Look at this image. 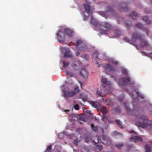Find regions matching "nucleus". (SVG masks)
<instances>
[{"instance_id": "obj_31", "label": "nucleus", "mask_w": 152, "mask_h": 152, "mask_svg": "<svg viewBox=\"0 0 152 152\" xmlns=\"http://www.w3.org/2000/svg\"><path fill=\"white\" fill-rule=\"evenodd\" d=\"M84 115H77V119L79 120L82 121H85L86 119L84 117Z\"/></svg>"}, {"instance_id": "obj_57", "label": "nucleus", "mask_w": 152, "mask_h": 152, "mask_svg": "<svg viewBox=\"0 0 152 152\" xmlns=\"http://www.w3.org/2000/svg\"><path fill=\"white\" fill-rule=\"evenodd\" d=\"M106 102V103L107 105H109V103H110V100H105Z\"/></svg>"}, {"instance_id": "obj_7", "label": "nucleus", "mask_w": 152, "mask_h": 152, "mask_svg": "<svg viewBox=\"0 0 152 152\" xmlns=\"http://www.w3.org/2000/svg\"><path fill=\"white\" fill-rule=\"evenodd\" d=\"M100 141L103 144L107 145L110 144V140L108 137L104 136H100Z\"/></svg>"}, {"instance_id": "obj_44", "label": "nucleus", "mask_w": 152, "mask_h": 152, "mask_svg": "<svg viewBox=\"0 0 152 152\" xmlns=\"http://www.w3.org/2000/svg\"><path fill=\"white\" fill-rule=\"evenodd\" d=\"M74 92L76 93H78L79 91V87H76L75 88H74Z\"/></svg>"}, {"instance_id": "obj_18", "label": "nucleus", "mask_w": 152, "mask_h": 152, "mask_svg": "<svg viewBox=\"0 0 152 152\" xmlns=\"http://www.w3.org/2000/svg\"><path fill=\"white\" fill-rule=\"evenodd\" d=\"M106 88V87H103L101 88V87H100V90L98 89L97 90V94L100 96H101L103 93V91L104 92V93H107V92H106L104 91V90Z\"/></svg>"}, {"instance_id": "obj_1", "label": "nucleus", "mask_w": 152, "mask_h": 152, "mask_svg": "<svg viewBox=\"0 0 152 152\" xmlns=\"http://www.w3.org/2000/svg\"><path fill=\"white\" fill-rule=\"evenodd\" d=\"M139 121L135 123L136 125L138 127L144 128L149 126L151 127V121L147 119L145 115L140 116L139 118Z\"/></svg>"}, {"instance_id": "obj_47", "label": "nucleus", "mask_w": 152, "mask_h": 152, "mask_svg": "<svg viewBox=\"0 0 152 152\" xmlns=\"http://www.w3.org/2000/svg\"><path fill=\"white\" fill-rule=\"evenodd\" d=\"M91 1H88V0H86V1L89 4H91L92 3H94V0H91Z\"/></svg>"}, {"instance_id": "obj_52", "label": "nucleus", "mask_w": 152, "mask_h": 152, "mask_svg": "<svg viewBox=\"0 0 152 152\" xmlns=\"http://www.w3.org/2000/svg\"><path fill=\"white\" fill-rule=\"evenodd\" d=\"M51 152H60V150L58 149L55 150H51Z\"/></svg>"}, {"instance_id": "obj_37", "label": "nucleus", "mask_w": 152, "mask_h": 152, "mask_svg": "<svg viewBox=\"0 0 152 152\" xmlns=\"http://www.w3.org/2000/svg\"><path fill=\"white\" fill-rule=\"evenodd\" d=\"M101 81L104 84H107V80L106 78L102 77V78Z\"/></svg>"}, {"instance_id": "obj_34", "label": "nucleus", "mask_w": 152, "mask_h": 152, "mask_svg": "<svg viewBox=\"0 0 152 152\" xmlns=\"http://www.w3.org/2000/svg\"><path fill=\"white\" fill-rule=\"evenodd\" d=\"M145 148L146 150V152H150L151 151V146L148 144H146L145 145Z\"/></svg>"}, {"instance_id": "obj_2", "label": "nucleus", "mask_w": 152, "mask_h": 152, "mask_svg": "<svg viewBox=\"0 0 152 152\" xmlns=\"http://www.w3.org/2000/svg\"><path fill=\"white\" fill-rule=\"evenodd\" d=\"M105 11H99L98 13L102 16L105 17L108 14H111L114 17L116 18L118 16L117 13L115 11V10L110 6H107L105 8Z\"/></svg>"}, {"instance_id": "obj_51", "label": "nucleus", "mask_w": 152, "mask_h": 152, "mask_svg": "<svg viewBox=\"0 0 152 152\" xmlns=\"http://www.w3.org/2000/svg\"><path fill=\"white\" fill-rule=\"evenodd\" d=\"M112 63L115 64L117 65L118 64V61L113 60L112 61Z\"/></svg>"}, {"instance_id": "obj_23", "label": "nucleus", "mask_w": 152, "mask_h": 152, "mask_svg": "<svg viewBox=\"0 0 152 152\" xmlns=\"http://www.w3.org/2000/svg\"><path fill=\"white\" fill-rule=\"evenodd\" d=\"M100 141V140L99 139V136L96 135L93 138L92 142L94 143V144L95 145L99 143Z\"/></svg>"}, {"instance_id": "obj_16", "label": "nucleus", "mask_w": 152, "mask_h": 152, "mask_svg": "<svg viewBox=\"0 0 152 152\" xmlns=\"http://www.w3.org/2000/svg\"><path fill=\"white\" fill-rule=\"evenodd\" d=\"M80 74L84 78H87L88 77V72L85 69H83L81 70Z\"/></svg>"}, {"instance_id": "obj_55", "label": "nucleus", "mask_w": 152, "mask_h": 152, "mask_svg": "<svg viewBox=\"0 0 152 152\" xmlns=\"http://www.w3.org/2000/svg\"><path fill=\"white\" fill-rule=\"evenodd\" d=\"M90 140V138H89L88 139V137H86L85 138V140L86 141V142H89V141Z\"/></svg>"}, {"instance_id": "obj_33", "label": "nucleus", "mask_w": 152, "mask_h": 152, "mask_svg": "<svg viewBox=\"0 0 152 152\" xmlns=\"http://www.w3.org/2000/svg\"><path fill=\"white\" fill-rule=\"evenodd\" d=\"M140 45L142 48L147 47L148 45V43L146 41H144L141 43Z\"/></svg>"}, {"instance_id": "obj_54", "label": "nucleus", "mask_w": 152, "mask_h": 152, "mask_svg": "<svg viewBox=\"0 0 152 152\" xmlns=\"http://www.w3.org/2000/svg\"><path fill=\"white\" fill-rule=\"evenodd\" d=\"M82 57H83L85 58H86L87 59V55L86 54H82L81 55Z\"/></svg>"}, {"instance_id": "obj_39", "label": "nucleus", "mask_w": 152, "mask_h": 152, "mask_svg": "<svg viewBox=\"0 0 152 152\" xmlns=\"http://www.w3.org/2000/svg\"><path fill=\"white\" fill-rule=\"evenodd\" d=\"M52 149L51 145H50L48 146L47 148H46V150L44 152H47V151L49 152Z\"/></svg>"}, {"instance_id": "obj_25", "label": "nucleus", "mask_w": 152, "mask_h": 152, "mask_svg": "<svg viewBox=\"0 0 152 152\" xmlns=\"http://www.w3.org/2000/svg\"><path fill=\"white\" fill-rule=\"evenodd\" d=\"M113 136L116 138H121L123 135L121 133L115 132L113 133Z\"/></svg>"}, {"instance_id": "obj_36", "label": "nucleus", "mask_w": 152, "mask_h": 152, "mask_svg": "<svg viewBox=\"0 0 152 152\" xmlns=\"http://www.w3.org/2000/svg\"><path fill=\"white\" fill-rule=\"evenodd\" d=\"M91 129L94 132H96L98 129L97 127L94 126L93 124H91Z\"/></svg>"}, {"instance_id": "obj_43", "label": "nucleus", "mask_w": 152, "mask_h": 152, "mask_svg": "<svg viewBox=\"0 0 152 152\" xmlns=\"http://www.w3.org/2000/svg\"><path fill=\"white\" fill-rule=\"evenodd\" d=\"M84 111L86 114H88L89 115H90L91 113L90 111L89 110H84Z\"/></svg>"}, {"instance_id": "obj_64", "label": "nucleus", "mask_w": 152, "mask_h": 152, "mask_svg": "<svg viewBox=\"0 0 152 152\" xmlns=\"http://www.w3.org/2000/svg\"><path fill=\"white\" fill-rule=\"evenodd\" d=\"M146 9H144V11H145V13H149V11H147L146 10H145Z\"/></svg>"}, {"instance_id": "obj_32", "label": "nucleus", "mask_w": 152, "mask_h": 152, "mask_svg": "<svg viewBox=\"0 0 152 152\" xmlns=\"http://www.w3.org/2000/svg\"><path fill=\"white\" fill-rule=\"evenodd\" d=\"M100 110L102 113H105L107 112L106 108L105 107L103 106L100 107Z\"/></svg>"}, {"instance_id": "obj_60", "label": "nucleus", "mask_w": 152, "mask_h": 152, "mask_svg": "<svg viewBox=\"0 0 152 152\" xmlns=\"http://www.w3.org/2000/svg\"><path fill=\"white\" fill-rule=\"evenodd\" d=\"M80 54V52L78 51L77 52V53H76V56H78V55H79Z\"/></svg>"}, {"instance_id": "obj_50", "label": "nucleus", "mask_w": 152, "mask_h": 152, "mask_svg": "<svg viewBox=\"0 0 152 152\" xmlns=\"http://www.w3.org/2000/svg\"><path fill=\"white\" fill-rule=\"evenodd\" d=\"M121 34V31L120 30H118L117 31V34H116L115 36L116 37H118Z\"/></svg>"}, {"instance_id": "obj_12", "label": "nucleus", "mask_w": 152, "mask_h": 152, "mask_svg": "<svg viewBox=\"0 0 152 152\" xmlns=\"http://www.w3.org/2000/svg\"><path fill=\"white\" fill-rule=\"evenodd\" d=\"M103 69L107 71L110 72H113L115 71V68L113 66L109 64L105 65L103 67Z\"/></svg>"}, {"instance_id": "obj_6", "label": "nucleus", "mask_w": 152, "mask_h": 152, "mask_svg": "<svg viewBox=\"0 0 152 152\" xmlns=\"http://www.w3.org/2000/svg\"><path fill=\"white\" fill-rule=\"evenodd\" d=\"M134 82H131L129 77L127 76L126 77H123L119 80V83L121 85H127L128 83L130 84H133Z\"/></svg>"}, {"instance_id": "obj_9", "label": "nucleus", "mask_w": 152, "mask_h": 152, "mask_svg": "<svg viewBox=\"0 0 152 152\" xmlns=\"http://www.w3.org/2000/svg\"><path fill=\"white\" fill-rule=\"evenodd\" d=\"M133 41L135 42L137 39H139L141 41L143 40L142 36L140 33H136L132 34Z\"/></svg>"}, {"instance_id": "obj_21", "label": "nucleus", "mask_w": 152, "mask_h": 152, "mask_svg": "<svg viewBox=\"0 0 152 152\" xmlns=\"http://www.w3.org/2000/svg\"><path fill=\"white\" fill-rule=\"evenodd\" d=\"M89 103L92 107L98 109L99 107L100 104L97 102H94L93 101H90Z\"/></svg>"}, {"instance_id": "obj_22", "label": "nucleus", "mask_w": 152, "mask_h": 152, "mask_svg": "<svg viewBox=\"0 0 152 152\" xmlns=\"http://www.w3.org/2000/svg\"><path fill=\"white\" fill-rule=\"evenodd\" d=\"M121 21L125 23V25L127 27H130L132 25L131 21L129 20H124V18H121Z\"/></svg>"}, {"instance_id": "obj_5", "label": "nucleus", "mask_w": 152, "mask_h": 152, "mask_svg": "<svg viewBox=\"0 0 152 152\" xmlns=\"http://www.w3.org/2000/svg\"><path fill=\"white\" fill-rule=\"evenodd\" d=\"M99 26L101 28L102 31H108L112 29V26L108 23L104 22L102 23Z\"/></svg>"}, {"instance_id": "obj_26", "label": "nucleus", "mask_w": 152, "mask_h": 152, "mask_svg": "<svg viewBox=\"0 0 152 152\" xmlns=\"http://www.w3.org/2000/svg\"><path fill=\"white\" fill-rule=\"evenodd\" d=\"M90 23L94 26H96L98 24V21L94 18H92L91 19Z\"/></svg>"}, {"instance_id": "obj_13", "label": "nucleus", "mask_w": 152, "mask_h": 152, "mask_svg": "<svg viewBox=\"0 0 152 152\" xmlns=\"http://www.w3.org/2000/svg\"><path fill=\"white\" fill-rule=\"evenodd\" d=\"M135 26L137 28L141 29L142 31H145L148 36V34L149 33V31L147 28H144L143 24L140 23H138L135 25Z\"/></svg>"}, {"instance_id": "obj_30", "label": "nucleus", "mask_w": 152, "mask_h": 152, "mask_svg": "<svg viewBox=\"0 0 152 152\" xmlns=\"http://www.w3.org/2000/svg\"><path fill=\"white\" fill-rule=\"evenodd\" d=\"M123 145V143L121 142L117 143L115 145V147L119 150L121 149Z\"/></svg>"}, {"instance_id": "obj_3", "label": "nucleus", "mask_w": 152, "mask_h": 152, "mask_svg": "<svg viewBox=\"0 0 152 152\" xmlns=\"http://www.w3.org/2000/svg\"><path fill=\"white\" fill-rule=\"evenodd\" d=\"M114 7L116 8L117 10H118L120 11H128V7L126 3H118L116 5H114Z\"/></svg>"}, {"instance_id": "obj_48", "label": "nucleus", "mask_w": 152, "mask_h": 152, "mask_svg": "<svg viewBox=\"0 0 152 152\" xmlns=\"http://www.w3.org/2000/svg\"><path fill=\"white\" fill-rule=\"evenodd\" d=\"M72 73L70 72L66 71V75L68 77H71Z\"/></svg>"}, {"instance_id": "obj_14", "label": "nucleus", "mask_w": 152, "mask_h": 152, "mask_svg": "<svg viewBox=\"0 0 152 152\" xmlns=\"http://www.w3.org/2000/svg\"><path fill=\"white\" fill-rule=\"evenodd\" d=\"M63 96L64 97H72L73 96L75 95V93L74 91H70L69 92H66L64 90L63 91Z\"/></svg>"}, {"instance_id": "obj_15", "label": "nucleus", "mask_w": 152, "mask_h": 152, "mask_svg": "<svg viewBox=\"0 0 152 152\" xmlns=\"http://www.w3.org/2000/svg\"><path fill=\"white\" fill-rule=\"evenodd\" d=\"M82 45L83 47L82 48L81 46H80L79 47V50H83L85 48V45L83 43L82 41L81 40H78L76 42V46H79L80 45Z\"/></svg>"}, {"instance_id": "obj_45", "label": "nucleus", "mask_w": 152, "mask_h": 152, "mask_svg": "<svg viewBox=\"0 0 152 152\" xmlns=\"http://www.w3.org/2000/svg\"><path fill=\"white\" fill-rule=\"evenodd\" d=\"M80 141L77 139L76 140H75L74 141V144L76 145L77 146L78 145V143Z\"/></svg>"}, {"instance_id": "obj_17", "label": "nucleus", "mask_w": 152, "mask_h": 152, "mask_svg": "<svg viewBox=\"0 0 152 152\" xmlns=\"http://www.w3.org/2000/svg\"><path fill=\"white\" fill-rule=\"evenodd\" d=\"M103 146L102 145H99V144H96L93 147V149L95 151H98L102 149Z\"/></svg>"}, {"instance_id": "obj_10", "label": "nucleus", "mask_w": 152, "mask_h": 152, "mask_svg": "<svg viewBox=\"0 0 152 152\" xmlns=\"http://www.w3.org/2000/svg\"><path fill=\"white\" fill-rule=\"evenodd\" d=\"M61 51L64 54V56L66 58H69L72 57L71 52L68 49L64 48L61 49Z\"/></svg>"}, {"instance_id": "obj_62", "label": "nucleus", "mask_w": 152, "mask_h": 152, "mask_svg": "<svg viewBox=\"0 0 152 152\" xmlns=\"http://www.w3.org/2000/svg\"><path fill=\"white\" fill-rule=\"evenodd\" d=\"M70 111V110H64L63 111L65 112H69Z\"/></svg>"}, {"instance_id": "obj_24", "label": "nucleus", "mask_w": 152, "mask_h": 152, "mask_svg": "<svg viewBox=\"0 0 152 152\" xmlns=\"http://www.w3.org/2000/svg\"><path fill=\"white\" fill-rule=\"evenodd\" d=\"M131 139H133V140H134V142H136L138 141H142V138L140 136L136 135L135 136H133L131 138Z\"/></svg>"}, {"instance_id": "obj_35", "label": "nucleus", "mask_w": 152, "mask_h": 152, "mask_svg": "<svg viewBox=\"0 0 152 152\" xmlns=\"http://www.w3.org/2000/svg\"><path fill=\"white\" fill-rule=\"evenodd\" d=\"M116 123L118 125V126L121 127V128H124V126H123L122 123L118 119L115 120Z\"/></svg>"}, {"instance_id": "obj_29", "label": "nucleus", "mask_w": 152, "mask_h": 152, "mask_svg": "<svg viewBox=\"0 0 152 152\" xmlns=\"http://www.w3.org/2000/svg\"><path fill=\"white\" fill-rule=\"evenodd\" d=\"M143 20L145 22L148 24H150L151 23V21L149 20L148 17L147 16H144L142 18Z\"/></svg>"}, {"instance_id": "obj_61", "label": "nucleus", "mask_w": 152, "mask_h": 152, "mask_svg": "<svg viewBox=\"0 0 152 152\" xmlns=\"http://www.w3.org/2000/svg\"><path fill=\"white\" fill-rule=\"evenodd\" d=\"M125 41L126 42H129L130 41V39L129 38H126L125 39Z\"/></svg>"}, {"instance_id": "obj_11", "label": "nucleus", "mask_w": 152, "mask_h": 152, "mask_svg": "<svg viewBox=\"0 0 152 152\" xmlns=\"http://www.w3.org/2000/svg\"><path fill=\"white\" fill-rule=\"evenodd\" d=\"M83 5L85 10L87 11V12H85L84 13L83 15H84V14L86 13H87L88 14L87 16H84L85 18L84 19H86L89 16V13L91 12V7L90 5L86 4H84Z\"/></svg>"}, {"instance_id": "obj_38", "label": "nucleus", "mask_w": 152, "mask_h": 152, "mask_svg": "<svg viewBox=\"0 0 152 152\" xmlns=\"http://www.w3.org/2000/svg\"><path fill=\"white\" fill-rule=\"evenodd\" d=\"M121 71L123 74L126 75H127L128 72L127 70L123 68L121 70Z\"/></svg>"}, {"instance_id": "obj_53", "label": "nucleus", "mask_w": 152, "mask_h": 152, "mask_svg": "<svg viewBox=\"0 0 152 152\" xmlns=\"http://www.w3.org/2000/svg\"><path fill=\"white\" fill-rule=\"evenodd\" d=\"M85 151L84 152H91V150L86 148H85Z\"/></svg>"}, {"instance_id": "obj_58", "label": "nucleus", "mask_w": 152, "mask_h": 152, "mask_svg": "<svg viewBox=\"0 0 152 152\" xmlns=\"http://www.w3.org/2000/svg\"><path fill=\"white\" fill-rule=\"evenodd\" d=\"M105 95V94L103 93L101 96L102 97V99L103 100H104V96Z\"/></svg>"}, {"instance_id": "obj_4", "label": "nucleus", "mask_w": 152, "mask_h": 152, "mask_svg": "<svg viewBox=\"0 0 152 152\" xmlns=\"http://www.w3.org/2000/svg\"><path fill=\"white\" fill-rule=\"evenodd\" d=\"M126 110H127L126 113L129 115H133L136 116H138V115L140 113V110H132L130 109L129 107V105L128 103H126L124 104Z\"/></svg>"}, {"instance_id": "obj_56", "label": "nucleus", "mask_w": 152, "mask_h": 152, "mask_svg": "<svg viewBox=\"0 0 152 152\" xmlns=\"http://www.w3.org/2000/svg\"><path fill=\"white\" fill-rule=\"evenodd\" d=\"M129 132L131 133H134L135 135L137 134V133L134 132L133 130H131V131H129Z\"/></svg>"}, {"instance_id": "obj_8", "label": "nucleus", "mask_w": 152, "mask_h": 152, "mask_svg": "<svg viewBox=\"0 0 152 152\" xmlns=\"http://www.w3.org/2000/svg\"><path fill=\"white\" fill-rule=\"evenodd\" d=\"M56 34L59 42L62 43H64V34L60 30H59L58 31Z\"/></svg>"}, {"instance_id": "obj_20", "label": "nucleus", "mask_w": 152, "mask_h": 152, "mask_svg": "<svg viewBox=\"0 0 152 152\" xmlns=\"http://www.w3.org/2000/svg\"><path fill=\"white\" fill-rule=\"evenodd\" d=\"M64 31L66 34L69 37H71L73 35L72 31L69 28H65Z\"/></svg>"}, {"instance_id": "obj_63", "label": "nucleus", "mask_w": 152, "mask_h": 152, "mask_svg": "<svg viewBox=\"0 0 152 152\" xmlns=\"http://www.w3.org/2000/svg\"><path fill=\"white\" fill-rule=\"evenodd\" d=\"M142 54L143 56H146V53L145 52H142Z\"/></svg>"}, {"instance_id": "obj_41", "label": "nucleus", "mask_w": 152, "mask_h": 152, "mask_svg": "<svg viewBox=\"0 0 152 152\" xmlns=\"http://www.w3.org/2000/svg\"><path fill=\"white\" fill-rule=\"evenodd\" d=\"M135 91V93L136 94V95L135 96H134L133 94V93H132V96H133V98H136V96L137 97L140 95V94H139V92H138L137 91H136V90Z\"/></svg>"}, {"instance_id": "obj_46", "label": "nucleus", "mask_w": 152, "mask_h": 152, "mask_svg": "<svg viewBox=\"0 0 152 152\" xmlns=\"http://www.w3.org/2000/svg\"><path fill=\"white\" fill-rule=\"evenodd\" d=\"M74 108L75 110H78L79 108V105L77 104H76L74 106Z\"/></svg>"}, {"instance_id": "obj_42", "label": "nucleus", "mask_w": 152, "mask_h": 152, "mask_svg": "<svg viewBox=\"0 0 152 152\" xmlns=\"http://www.w3.org/2000/svg\"><path fill=\"white\" fill-rule=\"evenodd\" d=\"M124 94H123L119 97V99L121 102L122 101L124 98Z\"/></svg>"}, {"instance_id": "obj_59", "label": "nucleus", "mask_w": 152, "mask_h": 152, "mask_svg": "<svg viewBox=\"0 0 152 152\" xmlns=\"http://www.w3.org/2000/svg\"><path fill=\"white\" fill-rule=\"evenodd\" d=\"M133 45L137 49H138V46L137 45V44L135 43L133 44Z\"/></svg>"}, {"instance_id": "obj_27", "label": "nucleus", "mask_w": 152, "mask_h": 152, "mask_svg": "<svg viewBox=\"0 0 152 152\" xmlns=\"http://www.w3.org/2000/svg\"><path fill=\"white\" fill-rule=\"evenodd\" d=\"M129 16L133 19H136V17H137V14L135 12H133L129 14Z\"/></svg>"}, {"instance_id": "obj_19", "label": "nucleus", "mask_w": 152, "mask_h": 152, "mask_svg": "<svg viewBox=\"0 0 152 152\" xmlns=\"http://www.w3.org/2000/svg\"><path fill=\"white\" fill-rule=\"evenodd\" d=\"M100 54L98 53V51H95L92 54V58H96L98 57L99 59H102V58L100 57L99 56Z\"/></svg>"}, {"instance_id": "obj_49", "label": "nucleus", "mask_w": 152, "mask_h": 152, "mask_svg": "<svg viewBox=\"0 0 152 152\" xmlns=\"http://www.w3.org/2000/svg\"><path fill=\"white\" fill-rule=\"evenodd\" d=\"M114 104L113 102L112 101H110V103H109V105L111 107H114Z\"/></svg>"}, {"instance_id": "obj_28", "label": "nucleus", "mask_w": 152, "mask_h": 152, "mask_svg": "<svg viewBox=\"0 0 152 152\" xmlns=\"http://www.w3.org/2000/svg\"><path fill=\"white\" fill-rule=\"evenodd\" d=\"M121 110L118 106H116L114 109V112L116 113H120Z\"/></svg>"}, {"instance_id": "obj_40", "label": "nucleus", "mask_w": 152, "mask_h": 152, "mask_svg": "<svg viewBox=\"0 0 152 152\" xmlns=\"http://www.w3.org/2000/svg\"><path fill=\"white\" fill-rule=\"evenodd\" d=\"M63 64L64 67H67L70 64V63L69 62H66V61H63Z\"/></svg>"}]
</instances>
